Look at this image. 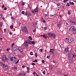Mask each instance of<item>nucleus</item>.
I'll return each mask as SVG.
<instances>
[{
  "mask_svg": "<svg viewBox=\"0 0 76 76\" xmlns=\"http://www.w3.org/2000/svg\"><path fill=\"white\" fill-rule=\"evenodd\" d=\"M44 29H45V30H46V29H48L47 27H44Z\"/></svg>",
  "mask_w": 76,
  "mask_h": 76,
  "instance_id": "79ce46f5",
  "label": "nucleus"
},
{
  "mask_svg": "<svg viewBox=\"0 0 76 76\" xmlns=\"http://www.w3.org/2000/svg\"><path fill=\"white\" fill-rule=\"evenodd\" d=\"M54 49H50V54H53L52 57H54Z\"/></svg>",
  "mask_w": 76,
  "mask_h": 76,
  "instance_id": "1a4fd4ad",
  "label": "nucleus"
},
{
  "mask_svg": "<svg viewBox=\"0 0 76 76\" xmlns=\"http://www.w3.org/2000/svg\"><path fill=\"white\" fill-rule=\"evenodd\" d=\"M69 61L70 63H72L73 62V58H70L69 60Z\"/></svg>",
  "mask_w": 76,
  "mask_h": 76,
  "instance_id": "ddd939ff",
  "label": "nucleus"
},
{
  "mask_svg": "<svg viewBox=\"0 0 76 76\" xmlns=\"http://www.w3.org/2000/svg\"><path fill=\"white\" fill-rule=\"evenodd\" d=\"M14 45H15V43H14L12 45V47H13Z\"/></svg>",
  "mask_w": 76,
  "mask_h": 76,
  "instance_id": "864d4df0",
  "label": "nucleus"
},
{
  "mask_svg": "<svg viewBox=\"0 0 76 76\" xmlns=\"http://www.w3.org/2000/svg\"><path fill=\"white\" fill-rule=\"evenodd\" d=\"M14 70H16L17 69V67H16V66H14Z\"/></svg>",
  "mask_w": 76,
  "mask_h": 76,
  "instance_id": "e433bc0d",
  "label": "nucleus"
},
{
  "mask_svg": "<svg viewBox=\"0 0 76 76\" xmlns=\"http://www.w3.org/2000/svg\"><path fill=\"white\" fill-rule=\"evenodd\" d=\"M27 42L28 44H31V40H29L28 41H27Z\"/></svg>",
  "mask_w": 76,
  "mask_h": 76,
  "instance_id": "5701e85b",
  "label": "nucleus"
},
{
  "mask_svg": "<svg viewBox=\"0 0 76 76\" xmlns=\"http://www.w3.org/2000/svg\"><path fill=\"white\" fill-rule=\"evenodd\" d=\"M43 74V75H45V71H44L43 72H42Z\"/></svg>",
  "mask_w": 76,
  "mask_h": 76,
  "instance_id": "a18cd8bd",
  "label": "nucleus"
},
{
  "mask_svg": "<svg viewBox=\"0 0 76 76\" xmlns=\"http://www.w3.org/2000/svg\"><path fill=\"white\" fill-rule=\"evenodd\" d=\"M11 18L12 19V20H13V19H14V18H13V17H12Z\"/></svg>",
  "mask_w": 76,
  "mask_h": 76,
  "instance_id": "4d7b16f0",
  "label": "nucleus"
},
{
  "mask_svg": "<svg viewBox=\"0 0 76 76\" xmlns=\"http://www.w3.org/2000/svg\"><path fill=\"white\" fill-rule=\"evenodd\" d=\"M53 33H48V35L49 36V37H51Z\"/></svg>",
  "mask_w": 76,
  "mask_h": 76,
  "instance_id": "a211bd4d",
  "label": "nucleus"
},
{
  "mask_svg": "<svg viewBox=\"0 0 76 76\" xmlns=\"http://www.w3.org/2000/svg\"><path fill=\"white\" fill-rule=\"evenodd\" d=\"M69 32L71 34H76V29L74 26H72L69 28Z\"/></svg>",
  "mask_w": 76,
  "mask_h": 76,
  "instance_id": "f03ea898",
  "label": "nucleus"
},
{
  "mask_svg": "<svg viewBox=\"0 0 76 76\" xmlns=\"http://www.w3.org/2000/svg\"><path fill=\"white\" fill-rule=\"evenodd\" d=\"M50 38L54 39L56 38V34L54 33H53L52 35Z\"/></svg>",
  "mask_w": 76,
  "mask_h": 76,
  "instance_id": "2eb2a0df",
  "label": "nucleus"
},
{
  "mask_svg": "<svg viewBox=\"0 0 76 76\" xmlns=\"http://www.w3.org/2000/svg\"><path fill=\"white\" fill-rule=\"evenodd\" d=\"M27 70H29V67H27Z\"/></svg>",
  "mask_w": 76,
  "mask_h": 76,
  "instance_id": "8fccbe9b",
  "label": "nucleus"
},
{
  "mask_svg": "<svg viewBox=\"0 0 76 76\" xmlns=\"http://www.w3.org/2000/svg\"><path fill=\"white\" fill-rule=\"evenodd\" d=\"M12 50H13V51H16L18 50V49L17 48L15 47H13L12 48Z\"/></svg>",
  "mask_w": 76,
  "mask_h": 76,
  "instance_id": "4468645a",
  "label": "nucleus"
},
{
  "mask_svg": "<svg viewBox=\"0 0 76 76\" xmlns=\"http://www.w3.org/2000/svg\"><path fill=\"white\" fill-rule=\"evenodd\" d=\"M57 5L58 6H60V4L59 3H57Z\"/></svg>",
  "mask_w": 76,
  "mask_h": 76,
  "instance_id": "c9c22d12",
  "label": "nucleus"
},
{
  "mask_svg": "<svg viewBox=\"0 0 76 76\" xmlns=\"http://www.w3.org/2000/svg\"><path fill=\"white\" fill-rule=\"evenodd\" d=\"M66 26L68 25V23H66Z\"/></svg>",
  "mask_w": 76,
  "mask_h": 76,
  "instance_id": "338daca9",
  "label": "nucleus"
},
{
  "mask_svg": "<svg viewBox=\"0 0 76 76\" xmlns=\"http://www.w3.org/2000/svg\"><path fill=\"white\" fill-rule=\"evenodd\" d=\"M31 13L28 12L27 16H31Z\"/></svg>",
  "mask_w": 76,
  "mask_h": 76,
  "instance_id": "a878e982",
  "label": "nucleus"
},
{
  "mask_svg": "<svg viewBox=\"0 0 76 76\" xmlns=\"http://www.w3.org/2000/svg\"><path fill=\"white\" fill-rule=\"evenodd\" d=\"M50 56H47V58H50Z\"/></svg>",
  "mask_w": 76,
  "mask_h": 76,
  "instance_id": "49530a36",
  "label": "nucleus"
},
{
  "mask_svg": "<svg viewBox=\"0 0 76 76\" xmlns=\"http://www.w3.org/2000/svg\"><path fill=\"white\" fill-rule=\"evenodd\" d=\"M2 59L3 61H9V59L7 58L5 56H3Z\"/></svg>",
  "mask_w": 76,
  "mask_h": 76,
  "instance_id": "39448f33",
  "label": "nucleus"
},
{
  "mask_svg": "<svg viewBox=\"0 0 76 76\" xmlns=\"http://www.w3.org/2000/svg\"><path fill=\"white\" fill-rule=\"evenodd\" d=\"M75 40V39L73 37H69L66 38V40L65 41V42L66 43H68V44H70L72 43L73 41Z\"/></svg>",
  "mask_w": 76,
  "mask_h": 76,
  "instance_id": "f257e3e1",
  "label": "nucleus"
},
{
  "mask_svg": "<svg viewBox=\"0 0 76 76\" xmlns=\"http://www.w3.org/2000/svg\"><path fill=\"white\" fill-rule=\"evenodd\" d=\"M59 16L60 17V18H62V15H60Z\"/></svg>",
  "mask_w": 76,
  "mask_h": 76,
  "instance_id": "774afa93",
  "label": "nucleus"
},
{
  "mask_svg": "<svg viewBox=\"0 0 76 76\" xmlns=\"http://www.w3.org/2000/svg\"><path fill=\"white\" fill-rule=\"evenodd\" d=\"M50 16L51 17H53V16H54V15H50Z\"/></svg>",
  "mask_w": 76,
  "mask_h": 76,
  "instance_id": "e2e57ef3",
  "label": "nucleus"
},
{
  "mask_svg": "<svg viewBox=\"0 0 76 76\" xmlns=\"http://www.w3.org/2000/svg\"><path fill=\"white\" fill-rule=\"evenodd\" d=\"M21 13L22 14H23V15H24V14H25V11H22L21 12Z\"/></svg>",
  "mask_w": 76,
  "mask_h": 76,
  "instance_id": "58836bf2",
  "label": "nucleus"
},
{
  "mask_svg": "<svg viewBox=\"0 0 76 76\" xmlns=\"http://www.w3.org/2000/svg\"><path fill=\"white\" fill-rule=\"evenodd\" d=\"M76 57V55L75 54H73L72 55V58H75Z\"/></svg>",
  "mask_w": 76,
  "mask_h": 76,
  "instance_id": "bb28decb",
  "label": "nucleus"
},
{
  "mask_svg": "<svg viewBox=\"0 0 76 76\" xmlns=\"http://www.w3.org/2000/svg\"><path fill=\"white\" fill-rule=\"evenodd\" d=\"M68 57H71L73 55V53H72V51L70 50V51H68Z\"/></svg>",
  "mask_w": 76,
  "mask_h": 76,
  "instance_id": "0eeeda50",
  "label": "nucleus"
},
{
  "mask_svg": "<svg viewBox=\"0 0 76 76\" xmlns=\"http://www.w3.org/2000/svg\"><path fill=\"white\" fill-rule=\"evenodd\" d=\"M28 38L29 39H30V40H31V41L32 40V37H31V36H29L28 37Z\"/></svg>",
  "mask_w": 76,
  "mask_h": 76,
  "instance_id": "473e14b6",
  "label": "nucleus"
},
{
  "mask_svg": "<svg viewBox=\"0 0 76 76\" xmlns=\"http://www.w3.org/2000/svg\"><path fill=\"white\" fill-rule=\"evenodd\" d=\"M3 22H1L0 23V26L1 27L2 26V25H3Z\"/></svg>",
  "mask_w": 76,
  "mask_h": 76,
  "instance_id": "c85d7f7f",
  "label": "nucleus"
},
{
  "mask_svg": "<svg viewBox=\"0 0 76 76\" xmlns=\"http://www.w3.org/2000/svg\"><path fill=\"white\" fill-rule=\"evenodd\" d=\"M23 44L26 47H28V44L27 41H25Z\"/></svg>",
  "mask_w": 76,
  "mask_h": 76,
  "instance_id": "9d476101",
  "label": "nucleus"
},
{
  "mask_svg": "<svg viewBox=\"0 0 76 76\" xmlns=\"http://www.w3.org/2000/svg\"><path fill=\"white\" fill-rule=\"evenodd\" d=\"M33 75H34V76H36V75H37V73H36V72H33Z\"/></svg>",
  "mask_w": 76,
  "mask_h": 76,
  "instance_id": "b1692460",
  "label": "nucleus"
},
{
  "mask_svg": "<svg viewBox=\"0 0 76 76\" xmlns=\"http://www.w3.org/2000/svg\"><path fill=\"white\" fill-rule=\"evenodd\" d=\"M69 3L70 4V5H72H72H74V4H74V3H73V2H69Z\"/></svg>",
  "mask_w": 76,
  "mask_h": 76,
  "instance_id": "c756f323",
  "label": "nucleus"
},
{
  "mask_svg": "<svg viewBox=\"0 0 76 76\" xmlns=\"http://www.w3.org/2000/svg\"><path fill=\"white\" fill-rule=\"evenodd\" d=\"M23 32H26V34H28V30L27 29V27L26 26H23L21 28Z\"/></svg>",
  "mask_w": 76,
  "mask_h": 76,
  "instance_id": "20e7f679",
  "label": "nucleus"
},
{
  "mask_svg": "<svg viewBox=\"0 0 76 76\" xmlns=\"http://www.w3.org/2000/svg\"><path fill=\"white\" fill-rule=\"evenodd\" d=\"M61 25V21H59L57 23V26L58 27H60V26Z\"/></svg>",
  "mask_w": 76,
  "mask_h": 76,
  "instance_id": "f8f14e48",
  "label": "nucleus"
},
{
  "mask_svg": "<svg viewBox=\"0 0 76 76\" xmlns=\"http://www.w3.org/2000/svg\"><path fill=\"white\" fill-rule=\"evenodd\" d=\"M32 65H33V66H34V65H35V64L34 63H32Z\"/></svg>",
  "mask_w": 76,
  "mask_h": 76,
  "instance_id": "052dcab7",
  "label": "nucleus"
},
{
  "mask_svg": "<svg viewBox=\"0 0 76 76\" xmlns=\"http://www.w3.org/2000/svg\"><path fill=\"white\" fill-rule=\"evenodd\" d=\"M37 60L35 59V60H34V62H37Z\"/></svg>",
  "mask_w": 76,
  "mask_h": 76,
  "instance_id": "09e8293b",
  "label": "nucleus"
},
{
  "mask_svg": "<svg viewBox=\"0 0 76 76\" xmlns=\"http://www.w3.org/2000/svg\"><path fill=\"white\" fill-rule=\"evenodd\" d=\"M43 22L44 23H45V20H43Z\"/></svg>",
  "mask_w": 76,
  "mask_h": 76,
  "instance_id": "13d9d810",
  "label": "nucleus"
},
{
  "mask_svg": "<svg viewBox=\"0 0 76 76\" xmlns=\"http://www.w3.org/2000/svg\"><path fill=\"white\" fill-rule=\"evenodd\" d=\"M70 6V4L69 3H68L66 5V6Z\"/></svg>",
  "mask_w": 76,
  "mask_h": 76,
  "instance_id": "a19ab883",
  "label": "nucleus"
},
{
  "mask_svg": "<svg viewBox=\"0 0 76 76\" xmlns=\"http://www.w3.org/2000/svg\"><path fill=\"white\" fill-rule=\"evenodd\" d=\"M30 55H31V56H33V55L34 54L32 52H30Z\"/></svg>",
  "mask_w": 76,
  "mask_h": 76,
  "instance_id": "72a5a7b5",
  "label": "nucleus"
},
{
  "mask_svg": "<svg viewBox=\"0 0 76 76\" xmlns=\"http://www.w3.org/2000/svg\"><path fill=\"white\" fill-rule=\"evenodd\" d=\"M22 6H24V5H25V3L24 2H22Z\"/></svg>",
  "mask_w": 76,
  "mask_h": 76,
  "instance_id": "37998d69",
  "label": "nucleus"
},
{
  "mask_svg": "<svg viewBox=\"0 0 76 76\" xmlns=\"http://www.w3.org/2000/svg\"><path fill=\"white\" fill-rule=\"evenodd\" d=\"M39 11V8H38V7H37L34 10H31V12H32V13H35L36 12H38Z\"/></svg>",
  "mask_w": 76,
  "mask_h": 76,
  "instance_id": "423d86ee",
  "label": "nucleus"
},
{
  "mask_svg": "<svg viewBox=\"0 0 76 76\" xmlns=\"http://www.w3.org/2000/svg\"><path fill=\"white\" fill-rule=\"evenodd\" d=\"M10 60L11 61H12L13 59V57L11 56L10 58Z\"/></svg>",
  "mask_w": 76,
  "mask_h": 76,
  "instance_id": "393cba45",
  "label": "nucleus"
},
{
  "mask_svg": "<svg viewBox=\"0 0 76 76\" xmlns=\"http://www.w3.org/2000/svg\"><path fill=\"white\" fill-rule=\"evenodd\" d=\"M26 76V73H20L19 74L18 76Z\"/></svg>",
  "mask_w": 76,
  "mask_h": 76,
  "instance_id": "9b49d317",
  "label": "nucleus"
},
{
  "mask_svg": "<svg viewBox=\"0 0 76 76\" xmlns=\"http://www.w3.org/2000/svg\"><path fill=\"white\" fill-rule=\"evenodd\" d=\"M16 60H17V58L16 57H14V58H13V59H12V62H15L16 61Z\"/></svg>",
  "mask_w": 76,
  "mask_h": 76,
  "instance_id": "f3484780",
  "label": "nucleus"
},
{
  "mask_svg": "<svg viewBox=\"0 0 76 76\" xmlns=\"http://www.w3.org/2000/svg\"><path fill=\"white\" fill-rule=\"evenodd\" d=\"M25 15L28 16V12H26L25 13Z\"/></svg>",
  "mask_w": 76,
  "mask_h": 76,
  "instance_id": "de8ad7c7",
  "label": "nucleus"
},
{
  "mask_svg": "<svg viewBox=\"0 0 76 76\" xmlns=\"http://www.w3.org/2000/svg\"><path fill=\"white\" fill-rule=\"evenodd\" d=\"M9 34L10 35H12V32H10Z\"/></svg>",
  "mask_w": 76,
  "mask_h": 76,
  "instance_id": "6e6d98bb",
  "label": "nucleus"
},
{
  "mask_svg": "<svg viewBox=\"0 0 76 76\" xmlns=\"http://www.w3.org/2000/svg\"><path fill=\"white\" fill-rule=\"evenodd\" d=\"M22 67H23V68H24V67H25V65H23Z\"/></svg>",
  "mask_w": 76,
  "mask_h": 76,
  "instance_id": "0e129e2a",
  "label": "nucleus"
},
{
  "mask_svg": "<svg viewBox=\"0 0 76 76\" xmlns=\"http://www.w3.org/2000/svg\"><path fill=\"white\" fill-rule=\"evenodd\" d=\"M4 32H6V29H4Z\"/></svg>",
  "mask_w": 76,
  "mask_h": 76,
  "instance_id": "3c124183",
  "label": "nucleus"
},
{
  "mask_svg": "<svg viewBox=\"0 0 76 76\" xmlns=\"http://www.w3.org/2000/svg\"><path fill=\"white\" fill-rule=\"evenodd\" d=\"M7 51H9V49L7 48Z\"/></svg>",
  "mask_w": 76,
  "mask_h": 76,
  "instance_id": "69168bd1",
  "label": "nucleus"
},
{
  "mask_svg": "<svg viewBox=\"0 0 76 76\" xmlns=\"http://www.w3.org/2000/svg\"><path fill=\"white\" fill-rule=\"evenodd\" d=\"M34 56L35 57H37V56H38V55H37V53H36L35 54Z\"/></svg>",
  "mask_w": 76,
  "mask_h": 76,
  "instance_id": "f704fd0d",
  "label": "nucleus"
},
{
  "mask_svg": "<svg viewBox=\"0 0 76 76\" xmlns=\"http://www.w3.org/2000/svg\"><path fill=\"white\" fill-rule=\"evenodd\" d=\"M68 50H69V47H68V46H67V48L65 49L64 51H66V52L67 51H68Z\"/></svg>",
  "mask_w": 76,
  "mask_h": 76,
  "instance_id": "412c9836",
  "label": "nucleus"
},
{
  "mask_svg": "<svg viewBox=\"0 0 76 76\" xmlns=\"http://www.w3.org/2000/svg\"><path fill=\"white\" fill-rule=\"evenodd\" d=\"M42 63H45V61H44V60H43L42 61Z\"/></svg>",
  "mask_w": 76,
  "mask_h": 76,
  "instance_id": "c03bdc74",
  "label": "nucleus"
},
{
  "mask_svg": "<svg viewBox=\"0 0 76 76\" xmlns=\"http://www.w3.org/2000/svg\"><path fill=\"white\" fill-rule=\"evenodd\" d=\"M18 63H19V60H18L17 62H15V64H16V65H18Z\"/></svg>",
  "mask_w": 76,
  "mask_h": 76,
  "instance_id": "7c9ffc66",
  "label": "nucleus"
},
{
  "mask_svg": "<svg viewBox=\"0 0 76 76\" xmlns=\"http://www.w3.org/2000/svg\"><path fill=\"white\" fill-rule=\"evenodd\" d=\"M58 74H59V75H61L62 74V72H61V70H59L58 72Z\"/></svg>",
  "mask_w": 76,
  "mask_h": 76,
  "instance_id": "4be33fe9",
  "label": "nucleus"
},
{
  "mask_svg": "<svg viewBox=\"0 0 76 76\" xmlns=\"http://www.w3.org/2000/svg\"><path fill=\"white\" fill-rule=\"evenodd\" d=\"M33 32H36V31H35V29H34L33 31Z\"/></svg>",
  "mask_w": 76,
  "mask_h": 76,
  "instance_id": "603ef678",
  "label": "nucleus"
},
{
  "mask_svg": "<svg viewBox=\"0 0 76 76\" xmlns=\"http://www.w3.org/2000/svg\"><path fill=\"white\" fill-rule=\"evenodd\" d=\"M18 50H19L20 52H22V51H23V49H22L21 48H18Z\"/></svg>",
  "mask_w": 76,
  "mask_h": 76,
  "instance_id": "aec40b11",
  "label": "nucleus"
},
{
  "mask_svg": "<svg viewBox=\"0 0 76 76\" xmlns=\"http://www.w3.org/2000/svg\"><path fill=\"white\" fill-rule=\"evenodd\" d=\"M69 22H70V23L71 24V25H75V24H76V22H75V21L74 20H70Z\"/></svg>",
  "mask_w": 76,
  "mask_h": 76,
  "instance_id": "6e6552de",
  "label": "nucleus"
},
{
  "mask_svg": "<svg viewBox=\"0 0 76 76\" xmlns=\"http://www.w3.org/2000/svg\"><path fill=\"white\" fill-rule=\"evenodd\" d=\"M68 15H70L71 13H70V12H68Z\"/></svg>",
  "mask_w": 76,
  "mask_h": 76,
  "instance_id": "bf43d9fd",
  "label": "nucleus"
},
{
  "mask_svg": "<svg viewBox=\"0 0 76 76\" xmlns=\"http://www.w3.org/2000/svg\"><path fill=\"white\" fill-rule=\"evenodd\" d=\"M0 66H2V67H3L6 70H7L9 68L8 66L6 65L3 62H0Z\"/></svg>",
  "mask_w": 76,
  "mask_h": 76,
  "instance_id": "7ed1b4c3",
  "label": "nucleus"
},
{
  "mask_svg": "<svg viewBox=\"0 0 76 76\" xmlns=\"http://www.w3.org/2000/svg\"><path fill=\"white\" fill-rule=\"evenodd\" d=\"M4 5H3L2 6V8H4Z\"/></svg>",
  "mask_w": 76,
  "mask_h": 76,
  "instance_id": "680f3d73",
  "label": "nucleus"
},
{
  "mask_svg": "<svg viewBox=\"0 0 76 76\" xmlns=\"http://www.w3.org/2000/svg\"><path fill=\"white\" fill-rule=\"evenodd\" d=\"M10 29H12L13 28V25H12L10 26Z\"/></svg>",
  "mask_w": 76,
  "mask_h": 76,
  "instance_id": "2f4dec72",
  "label": "nucleus"
},
{
  "mask_svg": "<svg viewBox=\"0 0 76 76\" xmlns=\"http://www.w3.org/2000/svg\"><path fill=\"white\" fill-rule=\"evenodd\" d=\"M41 37H43V38H45V39H47V37L45 36V35L44 34L43 35H42Z\"/></svg>",
  "mask_w": 76,
  "mask_h": 76,
  "instance_id": "6ab92c4d",
  "label": "nucleus"
},
{
  "mask_svg": "<svg viewBox=\"0 0 76 76\" xmlns=\"http://www.w3.org/2000/svg\"><path fill=\"white\" fill-rule=\"evenodd\" d=\"M37 23L36 22H33V27H35V26H37Z\"/></svg>",
  "mask_w": 76,
  "mask_h": 76,
  "instance_id": "dca6fc26",
  "label": "nucleus"
},
{
  "mask_svg": "<svg viewBox=\"0 0 76 76\" xmlns=\"http://www.w3.org/2000/svg\"><path fill=\"white\" fill-rule=\"evenodd\" d=\"M31 44H32L33 45H34V44H35V42L34 41H31Z\"/></svg>",
  "mask_w": 76,
  "mask_h": 76,
  "instance_id": "cd10ccee",
  "label": "nucleus"
},
{
  "mask_svg": "<svg viewBox=\"0 0 76 76\" xmlns=\"http://www.w3.org/2000/svg\"><path fill=\"white\" fill-rule=\"evenodd\" d=\"M67 1H68V0H64L63 1L64 3H66Z\"/></svg>",
  "mask_w": 76,
  "mask_h": 76,
  "instance_id": "ea45409f",
  "label": "nucleus"
},
{
  "mask_svg": "<svg viewBox=\"0 0 76 76\" xmlns=\"http://www.w3.org/2000/svg\"><path fill=\"white\" fill-rule=\"evenodd\" d=\"M4 10H7V7H5L4 8Z\"/></svg>",
  "mask_w": 76,
  "mask_h": 76,
  "instance_id": "5fc2aeb1",
  "label": "nucleus"
},
{
  "mask_svg": "<svg viewBox=\"0 0 76 76\" xmlns=\"http://www.w3.org/2000/svg\"><path fill=\"white\" fill-rule=\"evenodd\" d=\"M43 50L42 49H41L39 50V51L40 52H42V50Z\"/></svg>",
  "mask_w": 76,
  "mask_h": 76,
  "instance_id": "4c0bfd02",
  "label": "nucleus"
}]
</instances>
